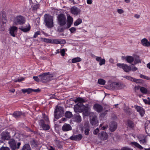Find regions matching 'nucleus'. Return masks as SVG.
Segmentation results:
<instances>
[{
    "label": "nucleus",
    "mask_w": 150,
    "mask_h": 150,
    "mask_svg": "<svg viewBox=\"0 0 150 150\" xmlns=\"http://www.w3.org/2000/svg\"><path fill=\"white\" fill-rule=\"evenodd\" d=\"M140 91L142 93L144 94H146L147 92V89L144 87H141Z\"/></svg>",
    "instance_id": "nucleus-39"
},
{
    "label": "nucleus",
    "mask_w": 150,
    "mask_h": 150,
    "mask_svg": "<svg viewBox=\"0 0 150 150\" xmlns=\"http://www.w3.org/2000/svg\"><path fill=\"white\" fill-rule=\"evenodd\" d=\"M132 144L139 149H144V148L142 146L136 142H132Z\"/></svg>",
    "instance_id": "nucleus-38"
},
{
    "label": "nucleus",
    "mask_w": 150,
    "mask_h": 150,
    "mask_svg": "<svg viewBox=\"0 0 150 150\" xmlns=\"http://www.w3.org/2000/svg\"><path fill=\"white\" fill-rule=\"evenodd\" d=\"M53 17L50 15L45 14L44 15V21L45 25L48 28H51L54 26Z\"/></svg>",
    "instance_id": "nucleus-2"
},
{
    "label": "nucleus",
    "mask_w": 150,
    "mask_h": 150,
    "mask_svg": "<svg viewBox=\"0 0 150 150\" xmlns=\"http://www.w3.org/2000/svg\"><path fill=\"white\" fill-rule=\"evenodd\" d=\"M1 138L3 140H8L11 136L8 132L6 131L3 132L1 134Z\"/></svg>",
    "instance_id": "nucleus-11"
},
{
    "label": "nucleus",
    "mask_w": 150,
    "mask_h": 150,
    "mask_svg": "<svg viewBox=\"0 0 150 150\" xmlns=\"http://www.w3.org/2000/svg\"><path fill=\"white\" fill-rule=\"evenodd\" d=\"M140 77L141 78H143L145 79L149 80L150 79V78L148 76H146L142 74H141L140 75Z\"/></svg>",
    "instance_id": "nucleus-44"
},
{
    "label": "nucleus",
    "mask_w": 150,
    "mask_h": 150,
    "mask_svg": "<svg viewBox=\"0 0 150 150\" xmlns=\"http://www.w3.org/2000/svg\"><path fill=\"white\" fill-rule=\"evenodd\" d=\"M80 12V10L76 7L73 6L71 8V12L75 16H77Z\"/></svg>",
    "instance_id": "nucleus-14"
},
{
    "label": "nucleus",
    "mask_w": 150,
    "mask_h": 150,
    "mask_svg": "<svg viewBox=\"0 0 150 150\" xmlns=\"http://www.w3.org/2000/svg\"><path fill=\"white\" fill-rule=\"evenodd\" d=\"M57 23L59 26V27H64L67 24V20L65 16L62 13H60L57 17Z\"/></svg>",
    "instance_id": "nucleus-3"
},
{
    "label": "nucleus",
    "mask_w": 150,
    "mask_h": 150,
    "mask_svg": "<svg viewBox=\"0 0 150 150\" xmlns=\"http://www.w3.org/2000/svg\"><path fill=\"white\" fill-rule=\"evenodd\" d=\"M138 139L140 143L144 144L146 143V140L145 137L143 135H140L138 137Z\"/></svg>",
    "instance_id": "nucleus-26"
},
{
    "label": "nucleus",
    "mask_w": 150,
    "mask_h": 150,
    "mask_svg": "<svg viewBox=\"0 0 150 150\" xmlns=\"http://www.w3.org/2000/svg\"><path fill=\"white\" fill-rule=\"evenodd\" d=\"M26 21L25 18L21 15L16 16L13 20V24L15 25H22L24 24Z\"/></svg>",
    "instance_id": "nucleus-4"
},
{
    "label": "nucleus",
    "mask_w": 150,
    "mask_h": 150,
    "mask_svg": "<svg viewBox=\"0 0 150 150\" xmlns=\"http://www.w3.org/2000/svg\"><path fill=\"white\" fill-rule=\"evenodd\" d=\"M31 147L29 144H26L24 145L21 150H30Z\"/></svg>",
    "instance_id": "nucleus-29"
},
{
    "label": "nucleus",
    "mask_w": 150,
    "mask_h": 150,
    "mask_svg": "<svg viewBox=\"0 0 150 150\" xmlns=\"http://www.w3.org/2000/svg\"><path fill=\"white\" fill-rule=\"evenodd\" d=\"M141 43L145 47H149L150 46L149 42L145 38L142 39L141 40Z\"/></svg>",
    "instance_id": "nucleus-23"
},
{
    "label": "nucleus",
    "mask_w": 150,
    "mask_h": 150,
    "mask_svg": "<svg viewBox=\"0 0 150 150\" xmlns=\"http://www.w3.org/2000/svg\"><path fill=\"white\" fill-rule=\"evenodd\" d=\"M94 113L93 112H90V109L88 106L85 107L83 111V115L88 116L89 115L91 118L93 115H94Z\"/></svg>",
    "instance_id": "nucleus-10"
},
{
    "label": "nucleus",
    "mask_w": 150,
    "mask_h": 150,
    "mask_svg": "<svg viewBox=\"0 0 150 150\" xmlns=\"http://www.w3.org/2000/svg\"><path fill=\"white\" fill-rule=\"evenodd\" d=\"M54 118L57 119L62 117L64 114V108L62 107L57 106L54 112Z\"/></svg>",
    "instance_id": "nucleus-5"
},
{
    "label": "nucleus",
    "mask_w": 150,
    "mask_h": 150,
    "mask_svg": "<svg viewBox=\"0 0 150 150\" xmlns=\"http://www.w3.org/2000/svg\"><path fill=\"white\" fill-rule=\"evenodd\" d=\"M102 59L101 57H97L96 58V60L99 62H100L102 60Z\"/></svg>",
    "instance_id": "nucleus-60"
},
{
    "label": "nucleus",
    "mask_w": 150,
    "mask_h": 150,
    "mask_svg": "<svg viewBox=\"0 0 150 150\" xmlns=\"http://www.w3.org/2000/svg\"><path fill=\"white\" fill-rule=\"evenodd\" d=\"M74 119L75 121L77 122H80L81 120V117L79 115L76 116L75 117Z\"/></svg>",
    "instance_id": "nucleus-35"
},
{
    "label": "nucleus",
    "mask_w": 150,
    "mask_h": 150,
    "mask_svg": "<svg viewBox=\"0 0 150 150\" xmlns=\"http://www.w3.org/2000/svg\"><path fill=\"white\" fill-rule=\"evenodd\" d=\"M21 91L24 93H27L29 94L32 92V89L30 88L23 89L21 90Z\"/></svg>",
    "instance_id": "nucleus-30"
},
{
    "label": "nucleus",
    "mask_w": 150,
    "mask_h": 150,
    "mask_svg": "<svg viewBox=\"0 0 150 150\" xmlns=\"http://www.w3.org/2000/svg\"><path fill=\"white\" fill-rule=\"evenodd\" d=\"M66 43V42L65 40L64 39L59 40V44H64Z\"/></svg>",
    "instance_id": "nucleus-54"
},
{
    "label": "nucleus",
    "mask_w": 150,
    "mask_h": 150,
    "mask_svg": "<svg viewBox=\"0 0 150 150\" xmlns=\"http://www.w3.org/2000/svg\"><path fill=\"white\" fill-rule=\"evenodd\" d=\"M39 7V6L38 4L34 5L33 7V9L34 10H36Z\"/></svg>",
    "instance_id": "nucleus-50"
},
{
    "label": "nucleus",
    "mask_w": 150,
    "mask_h": 150,
    "mask_svg": "<svg viewBox=\"0 0 150 150\" xmlns=\"http://www.w3.org/2000/svg\"><path fill=\"white\" fill-rule=\"evenodd\" d=\"M17 27L15 26L11 27L9 29V33L12 36L15 37L16 36V33L17 32Z\"/></svg>",
    "instance_id": "nucleus-16"
},
{
    "label": "nucleus",
    "mask_w": 150,
    "mask_h": 150,
    "mask_svg": "<svg viewBox=\"0 0 150 150\" xmlns=\"http://www.w3.org/2000/svg\"><path fill=\"white\" fill-rule=\"evenodd\" d=\"M82 136L81 134H78L72 136L70 137V139L72 140L79 141L82 138Z\"/></svg>",
    "instance_id": "nucleus-20"
},
{
    "label": "nucleus",
    "mask_w": 150,
    "mask_h": 150,
    "mask_svg": "<svg viewBox=\"0 0 150 150\" xmlns=\"http://www.w3.org/2000/svg\"><path fill=\"white\" fill-rule=\"evenodd\" d=\"M117 126V123L115 122H113L110 124V129L111 132H113L116 129Z\"/></svg>",
    "instance_id": "nucleus-22"
},
{
    "label": "nucleus",
    "mask_w": 150,
    "mask_h": 150,
    "mask_svg": "<svg viewBox=\"0 0 150 150\" xmlns=\"http://www.w3.org/2000/svg\"><path fill=\"white\" fill-rule=\"evenodd\" d=\"M92 118L90 120V122L91 125H96L98 123V120L96 116L95 115V113L94 115H93Z\"/></svg>",
    "instance_id": "nucleus-21"
},
{
    "label": "nucleus",
    "mask_w": 150,
    "mask_h": 150,
    "mask_svg": "<svg viewBox=\"0 0 150 150\" xmlns=\"http://www.w3.org/2000/svg\"><path fill=\"white\" fill-rule=\"evenodd\" d=\"M125 59L129 63H131L134 60V57L130 56H127L125 58Z\"/></svg>",
    "instance_id": "nucleus-27"
},
{
    "label": "nucleus",
    "mask_w": 150,
    "mask_h": 150,
    "mask_svg": "<svg viewBox=\"0 0 150 150\" xmlns=\"http://www.w3.org/2000/svg\"><path fill=\"white\" fill-rule=\"evenodd\" d=\"M68 21L69 23H72L73 21V18L71 16H69L67 17Z\"/></svg>",
    "instance_id": "nucleus-47"
},
{
    "label": "nucleus",
    "mask_w": 150,
    "mask_h": 150,
    "mask_svg": "<svg viewBox=\"0 0 150 150\" xmlns=\"http://www.w3.org/2000/svg\"><path fill=\"white\" fill-rule=\"evenodd\" d=\"M141 87L139 86H136L134 88L135 91L136 92L137 91L140 89Z\"/></svg>",
    "instance_id": "nucleus-57"
},
{
    "label": "nucleus",
    "mask_w": 150,
    "mask_h": 150,
    "mask_svg": "<svg viewBox=\"0 0 150 150\" xmlns=\"http://www.w3.org/2000/svg\"><path fill=\"white\" fill-rule=\"evenodd\" d=\"M40 31H38L36 32L33 36V38H36L38 35H40Z\"/></svg>",
    "instance_id": "nucleus-49"
},
{
    "label": "nucleus",
    "mask_w": 150,
    "mask_h": 150,
    "mask_svg": "<svg viewBox=\"0 0 150 150\" xmlns=\"http://www.w3.org/2000/svg\"><path fill=\"white\" fill-rule=\"evenodd\" d=\"M128 127L130 128L133 129L135 126V124L134 122L130 120H128L127 121Z\"/></svg>",
    "instance_id": "nucleus-24"
},
{
    "label": "nucleus",
    "mask_w": 150,
    "mask_h": 150,
    "mask_svg": "<svg viewBox=\"0 0 150 150\" xmlns=\"http://www.w3.org/2000/svg\"><path fill=\"white\" fill-rule=\"evenodd\" d=\"M62 130L64 132L71 130L72 128L71 125L68 124H64L62 127Z\"/></svg>",
    "instance_id": "nucleus-19"
},
{
    "label": "nucleus",
    "mask_w": 150,
    "mask_h": 150,
    "mask_svg": "<svg viewBox=\"0 0 150 150\" xmlns=\"http://www.w3.org/2000/svg\"><path fill=\"white\" fill-rule=\"evenodd\" d=\"M134 17L136 18H139L140 17V15L137 14H135L134 15Z\"/></svg>",
    "instance_id": "nucleus-64"
},
{
    "label": "nucleus",
    "mask_w": 150,
    "mask_h": 150,
    "mask_svg": "<svg viewBox=\"0 0 150 150\" xmlns=\"http://www.w3.org/2000/svg\"><path fill=\"white\" fill-rule=\"evenodd\" d=\"M134 107L137 111L139 112L141 117H143L145 114V111L143 108L140 106L136 105Z\"/></svg>",
    "instance_id": "nucleus-18"
},
{
    "label": "nucleus",
    "mask_w": 150,
    "mask_h": 150,
    "mask_svg": "<svg viewBox=\"0 0 150 150\" xmlns=\"http://www.w3.org/2000/svg\"><path fill=\"white\" fill-rule=\"evenodd\" d=\"M39 123L40 126L44 130H47L50 129V127L48 124L45 123L43 120L42 119L39 120Z\"/></svg>",
    "instance_id": "nucleus-9"
},
{
    "label": "nucleus",
    "mask_w": 150,
    "mask_h": 150,
    "mask_svg": "<svg viewBox=\"0 0 150 150\" xmlns=\"http://www.w3.org/2000/svg\"><path fill=\"white\" fill-rule=\"evenodd\" d=\"M87 3L88 4H91L92 3V0H87Z\"/></svg>",
    "instance_id": "nucleus-62"
},
{
    "label": "nucleus",
    "mask_w": 150,
    "mask_h": 150,
    "mask_svg": "<svg viewBox=\"0 0 150 150\" xmlns=\"http://www.w3.org/2000/svg\"><path fill=\"white\" fill-rule=\"evenodd\" d=\"M67 49H61L60 51V53L62 56H64L65 52L67 51Z\"/></svg>",
    "instance_id": "nucleus-43"
},
{
    "label": "nucleus",
    "mask_w": 150,
    "mask_h": 150,
    "mask_svg": "<svg viewBox=\"0 0 150 150\" xmlns=\"http://www.w3.org/2000/svg\"><path fill=\"white\" fill-rule=\"evenodd\" d=\"M77 105H78V106L79 107H80V108H81L82 107H83V106H84V105H83V103H78L77 104Z\"/></svg>",
    "instance_id": "nucleus-61"
},
{
    "label": "nucleus",
    "mask_w": 150,
    "mask_h": 150,
    "mask_svg": "<svg viewBox=\"0 0 150 150\" xmlns=\"http://www.w3.org/2000/svg\"><path fill=\"white\" fill-rule=\"evenodd\" d=\"M105 60L104 59H102V60L99 62V65L101 66L104 64L105 63Z\"/></svg>",
    "instance_id": "nucleus-52"
},
{
    "label": "nucleus",
    "mask_w": 150,
    "mask_h": 150,
    "mask_svg": "<svg viewBox=\"0 0 150 150\" xmlns=\"http://www.w3.org/2000/svg\"><path fill=\"white\" fill-rule=\"evenodd\" d=\"M22 114V113L21 112L17 111L14 112L13 115L15 118H18L20 117Z\"/></svg>",
    "instance_id": "nucleus-28"
},
{
    "label": "nucleus",
    "mask_w": 150,
    "mask_h": 150,
    "mask_svg": "<svg viewBox=\"0 0 150 150\" xmlns=\"http://www.w3.org/2000/svg\"><path fill=\"white\" fill-rule=\"evenodd\" d=\"M74 102L75 103L78 102H79L78 103H83L85 102V100L82 98L79 97L77 98L74 100Z\"/></svg>",
    "instance_id": "nucleus-31"
},
{
    "label": "nucleus",
    "mask_w": 150,
    "mask_h": 150,
    "mask_svg": "<svg viewBox=\"0 0 150 150\" xmlns=\"http://www.w3.org/2000/svg\"><path fill=\"white\" fill-rule=\"evenodd\" d=\"M117 11L119 14H122L124 12V11L122 9H118L117 10Z\"/></svg>",
    "instance_id": "nucleus-59"
},
{
    "label": "nucleus",
    "mask_w": 150,
    "mask_h": 150,
    "mask_svg": "<svg viewBox=\"0 0 150 150\" xmlns=\"http://www.w3.org/2000/svg\"><path fill=\"white\" fill-rule=\"evenodd\" d=\"M124 87L123 84L119 82H113L110 85L111 88L113 89H119L123 88Z\"/></svg>",
    "instance_id": "nucleus-7"
},
{
    "label": "nucleus",
    "mask_w": 150,
    "mask_h": 150,
    "mask_svg": "<svg viewBox=\"0 0 150 150\" xmlns=\"http://www.w3.org/2000/svg\"><path fill=\"white\" fill-rule=\"evenodd\" d=\"M72 23L68 22L64 27H58L57 31L59 33L63 32L65 29H67L70 28Z\"/></svg>",
    "instance_id": "nucleus-17"
},
{
    "label": "nucleus",
    "mask_w": 150,
    "mask_h": 150,
    "mask_svg": "<svg viewBox=\"0 0 150 150\" xmlns=\"http://www.w3.org/2000/svg\"><path fill=\"white\" fill-rule=\"evenodd\" d=\"M41 39L42 41L45 42L51 43L52 42V40L50 39L42 38Z\"/></svg>",
    "instance_id": "nucleus-41"
},
{
    "label": "nucleus",
    "mask_w": 150,
    "mask_h": 150,
    "mask_svg": "<svg viewBox=\"0 0 150 150\" xmlns=\"http://www.w3.org/2000/svg\"><path fill=\"white\" fill-rule=\"evenodd\" d=\"M69 30L71 33H74L76 31V28L74 27H71Z\"/></svg>",
    "instance_id": "nucleus-51"
},
{
    "label": "nucleus",
    "mask_w": 150,
    "mask_h": 150,
    "mask_svg": "<svg viewBox=\"0 0 150 150\" xmlns=\"http://www.w3.org/2000/svg\"><path fill=\"white\" fill-rule=\"evenodd\" d=\"M81 59L79 57L74 58L72 59V62L73 63H75L80 62L81 61Z\"/></svg>",
    "instance_id": "nucleus-32"
},
{
    "label": "nucleus",
    "mask_w": 150,
    "mask_h": 150,
    "mask_svg": "<svg viewBox=\"0 0 150 150\" xmlns=\"http://www.w3.org/2000/svg\"><path fill=\"white\" fill-rule=\"evenodd\" d=\"M117 66L120 68H122L124 71L126 72H129L131 70L130 66L124 64L117 63Z\"/></svg>",
    "instance_id": "nucleus-8"
},
{
    "label": "nucleus",
    "mask_w": 150,
    "mask_h": 150,
    "mask_svg": "<svg viewBox=\"0 0 150 150\" xmlns=\"http://www.w3.org/2000/svg\"><path fill=\"white\" fill-rule=\"evenodd\" d=\"M81 108L78 106L77 104L74 106V110L75 112L76 113L79 112L80 111Z\"/></svg>",
    "instance_id": "nucleus-34"
},
{
    "label": "nucleus",
    "mask_w": 150,
    "mask_h": 150,
    "mask_svg": "<svg viewBox=\"0 0 150 150\" xmlns=\"http://www.w3.org/2000/svg\"><path fill=\"white\" fill-rule=\"evenodd\" d=\"M26 28H23L21 27V28H19V29L22 31L24 32H26L29 31L30 29V26L29 24L27 25Z\"/></svg>",
    "instance_id": "nucleus-25"
},
{
    "label": "nucleus",
    "mask_w": 150,
    "mask_h": 150,
    "mask_svg": "<svg viewBox=\"0 0 150 150\" xmlns=\"http://www.w3.org/2000/svg\"><path fill=\"white\" fill-rule=\"evenodd\" d=\"M18 79V82H21L22 81H24L25 79V78L22 77L21 78Z\"/></svg>",
    "instance_id": "nucleus-63"
},
{
    "label": "nucleus",
    "mask_w": 150,
    "mask_h": 150,
    "mask_svg": "<svg viewBox=\"0 0 150 150\" xmlns=\"http://www.w3.org/2000/svg\"><path fill=\"white\" fill-rule=\"evenodd\" d=\"M99 132V129L97 128L93 131V133L94 134H97Z\"/></svg>",
    "instance_id": "nucleus-55"
},
{
    "label": "nucleus",
    "mask_w": 150,
    "mask_h": 150,
    "mask_svg": "<svg viewBox=\"0 0 150 150\" xmlns=\"http://www.w3.org/2000/svg\"><path fill=\"white\" fill-rule=\"evenodd\" d=\"M0 150H10V149L8 147L3 146L0 148Z\"/></svg>",
    "instance_id": "nucleus-48"
},
{
    "label": "nucleus",
    "mask_w": 150,
    "mask_h": 150,
    "mask_svg": "<svg viewBox=\"0 0 150 150\" xmlns=\"http://www.w3.org/2000/svg\"><path fill=\"white\" fill-rule=\"evenodd\" d=\"M123 77L127 80L136 83H140L141 80H139L134 78L131 76H125Z\"/></svg>",
    "instance_id": "nucleus-15"
},
{
    "label": "nucleus",
    "mask_w": 150,
    "mask_h": 150,
    "mask_svg": "<svg viewBox=\"0 0 150 150\" xmlns=\"http://www.w3.org/2000/svg\"><path fill=\"white\" fill-rule=\"evenodd\" d=\"M7 20L6 18V14L4 11L0 12V23H6Z\"/></svg>",
    "instance_id": "nucleus-12"
},
{
    "label": "nucleus",
    "mask_w": 150,
    "mask_h": 150,
    "mask_svg": "<svg viewBox=\"0 0 150 150\" xmlns=\"http://www.w3.org/2000/svg\"><path fill=\"white\" fill-rule=\"evenodd\" d=\"M143 101L146 104H148L150 105V101H149V100H147L145 99H143Z\"/></svg>",
    "instance_id": "nucleus-58"
},
{
    "label": "nucleus",
    "mask_w": 150,
    "mask_h": 150,
    "mask_svg": "<svg viewBox=\"0 0 150 150\" xmlns=\"http://www.w3.org/2000/svg\"><path fill=\"white\" fill-rule=\"evenodd\" d=\"M101 139L102 140H105L108 137L107 134L106 132H103L101 134Z\"/></svg>",
    "instance_id": "nucleus-37"
},
{
    "label": "nucleus",
    "mask_w": 150,
    "mask_h": 150,
    "mask_svg": "<svg viewBox=\"0 0 150 150\" xmlns=\"http://www.w3.org/2000/svg\"><path fill=\"white\" fill-rule=\"evenodd\" d=\"M98 83L100 85H104L105 83V80L102 79H99L98 81Z\"/></svg>",
    "instance_id": "nucleus-42"
},
{
    "label": "nucleus",
    "mask_w": 150,
    "mask_h": 150,
    "mask_svg": "<svg viewBox=\"0 0 150 150\" xmlns=\"http://www.w3.org/2000/svg\"><path fill=\"white\" fill-rule=\"evenodd\" d=\"M40 79V81L43 83H46L52 80L54 74L50 72H45L38 75Z\"/></svg>",
    "instance_id": "nucleus-1"
},
{
    "label": "nucleus",
    "mask_w": 150,
    "mask_h": 150,
    "mask_svg": "<svg viewBox=\"0 0 150 150\" xmlns=\"http://www.w3.org/2000/svg\"><path fill=\"white\" fill-rule=\"evenodd\" d=\"M59 40L57 39H54L52 40V42L53 44H59Z\"/></svg>",
    "instance_id": "nucleus-45"
},
{
    "label": "nucleus",
    "mask_w": 150,
    "mask_h": 150,
    "mask_svg": "<svg viewBox=\"0 0 150 150\" xmlns=\"http://www.w3.org/2000/svg\"><path fill=\"white\" fill-rule=\"evenodd\" d=\"M90 130L88 128H86L85 130V134L86 135H88L89 134Z\"/></svg>",
    "instance_id": "nucleus-53"
},
{
    "label": "nucleus",
    "mask_w": 150,
    "mask_h": 150,
    "mask_svg": "<svg viewBox=\"0 0 150 150\" xmlns=\"http://www.w3.org/2000/svg\"><path fill=\"white\" fill-rule=\"evenodd\" d=\"M33 78L34 80L37 82H39L40 81V79L39 77L38 76H34Z\"/></svg>",
    "instance_id": "nucleus-46"
},
{
    "label": "nucleus",
    "mask_w": 150,
    "mask_h": 150,
    "mask_svg": "<svg viewBox=\"0 0 150 150\" xmlns=\"http://www.w3.org/2000/svg\"><path fill=\"white\" fill-rule=\"evenodd\" d=\"M93 108L96 111L99 113L102 112L103 110V107L98 103L95 104L93 106Z\"/></svg>",
    "instance_id": "nucleus-13"
},
{
    "label": "nucleus",
    "mask_w": 150,
    "mask_h": 150,
    "mask_svg": "<svg viewBox=\"0 0 150 150\" xmlns=\"http://www.w3.org/2000/svg\"><path fill=\"white\" fill-rule=\"evenodd\" d=\"M65 117L67 118H70L72 116V114L71 112L67 111L66 112L65 114Z\"/></svg>",
    "instance_id": "nucleus-33"
},
{
    "label": "nucleus",
    "mask_w": 150,
    "mask_h": 150,
    "mask_svg": "<svg viewBox=\"0 0 150 150\" xmlns=\"http://www.w3.org/2000/svg\"><path fill=\"white\" fill-rule=\"evenodd\" d=\"M141 62L140 60L139 57L138 56H136L134 59V64H136L137 63H140Z\"/></svg>",
    "instance_id": "nucleus-40"
},
{
    "label": "nucleus",
    "mask_w": 150,
    "mask_h": 150,
    "mask_svg": "<svg viewBox=\"0 0 150 150\" xmlns=\"http://www.w3.org/2000/svg\"><path fill=\"white\" fill-rule=\"evenodd\" d=\"M82 22V19L79 18L77 19L74 23V25L75 26H77Z\"/></svg>",
    "instance_id": "nucleus-36"
},
{
    "label": "nucleus",
    "mask_w": 150,
    "mask_h": 150,
    "mask_svg": "<svg viewBox=\"0 0 150 150\" xmlns=\"http://www.w3.org/2000/svg\"><path fill=\"white\" fill-rule=\"evenodd\" d=\"M8 143L11 150H16L19 149L21 145V142H19L16 143L15 141L13 139L9 140Z\"/></svg>",
    "instance_id": "nucleus-6"
},
{
    "label": "nucleus",
    "mask_w": 150,
    "mask_h": 150,
    "mask_svg": "<svg viewBox=\"0 0 150 150\" xmlns=\"http://www.w3.org/2000/svg\"><path fill=\"white\" fill-rule=\"evenodd\" d=\"M43 118H44L46 122H47L48 123L49 122V119L47 117V116L45 115L44 116H43Z\"/></svg>",
    "instance_id": "nucleus-56"
}]
</instances>
